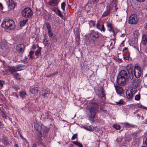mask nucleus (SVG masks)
<instances>
[{
  "label": "nucleus",
  "instance_id": "8fccbe9b",
  "mask_svg": "<svg viewBox=\"0 0 147 147\" xmlns=\"http://www.w3.org/2000/svg\"><path fill=\"white\" fill-rule=\"evenodd\" d=\"M101 31H102L103 32H105V28L104 27V25H102V26L101 28H100V30Z\"/></svg>",
  "mask_w": 147,
  "mask_h": 147
},
{
  "label": "nucleus",
  "instance_id": "c756f323",
  "mask_svg": "<svg viewBox=\"0 0 147 147\" xmlns=\"http://www.w3.org/2000/svg\"><path fill=\"white\" fill-rule=\"evenodd\" d=\"M72 143L78 146L79 147H83V146L80 143L77 141H73L72 142Z\"/></svg>",
  "mask_w": 147,
  "mask_h": 147
},
{
  "label": "nucleus",
  "instance_id": "680f3d73",
  "mask_svg": "<svg viewBox=\"0 0 147 147\" xmlns=\"http://www.w3.org/2000/svg\"><path fill=\"white\" fill-rule=\"evenodd\" d=\"M145 143L147 146V137L146 138V139L145 140Z\"/></svg>",
  "mask_w": 147,
  "mask_h": 147
},
{
  "label": "nucleus",
  "instance_id": "393cba45",
  "mask_svg": "<svg viewBox=\"0 0 147 147\" xmlns=\"http://www.w3.org/2000/svg\"><path fill=\"white\" fill-rule=\"evenodd\" d=\"M20 95L22 98H25L26 96L27 95V94L26 92L21 91L20 92Z\"/></svg>",
  "mask_w": 147,
  "mask_h": 147
},
{
  "label": "nucleus",
  "instance_id": "c9c22d12",
  "mask_svg": "<svg viewBox=\"0 0 147 147\" xmlns=\"http://www.w3.org/2000/svg\"><path fill=\"white\" fill-rule=\"evenodd\" d=\"M65 5L66 3L65 2H63L61 4V8L63 11L65 10Z\"/></svg>",
  "mask_w": 147,
  "mask_h": 147
},
{
  "label": "nucleus",
  "instance_id": "58836bf2",
  "mask_svg": "<svg viewBox=\"0 0 147 147\" xmlns=\"http://www.w3.org/2000/svg\"><path fill=\"white\" fill-rule=\"evenodd\" d=\"M46 26L48 30H51V27L50 24L49 23L47 22L46 23Z\"/></svg>",
  "mask_w": 147,
  "mask_h": 147
},
{
  "label": "nucleus",
  "instance_id": "f8f14e48",
  "mask_svg": "<svg viewBox=\"0 0 147 147\" xmlns=\"http://www.w3.org/2000/svg\"><path fill=\"white\" fill-rule=\"evenodd\" d=\"M36 134L40 137H42L46 132L45 129H36Z\"/></svg>",
  "mask_w": 147,
  "mask_h": 147
},
{
  "label": "nucleus",
  "instance_id": "bb28decb",
  "mask_svg": "<svg viewBox=\"0 0 147 147\" xmlns=\"http://www.w3.org/2000/svg\"><path fill=\"white\" fill-rule=\"evenodd\" d=\"M107 27L108 28V30L110 31L113 32L114 30L111 26V24L110 23H108L107 22Z\"/></svg>",
  "mask_w": 147,
  "mask_h": 147
},
{
  "label": "nucleus",
  "instance_id": "cd10ccee",
  "mask_svg": "<svg viewBox=\"0 0 147 147\" xmlns=\"http://www.w3.org/2000/svg\"><path fill=\"white\" fill-rule=\"evenodd\" d=\"M50 93V91L49 89H46L45 90V92L44 93H43L42 94V96H44L46 97L47 96L49 95Z\"/></svg>",
  "mask_w": 147,
  "mask_h": 147
},
{
  "label": "nucleus",
  "instance_id": "412c9836",
  "mask_svg": "<svg viewBox=\"0 0 147 147\" xmlns=\"http://www.w3.org/2000/svg\"><path fill=\"white\" fill-rule=\"evenodd\" d=\"M30 90L32 94H37L38 93V89L37 87L33 88L32 89Z\"/></svg>",
  "mask_w": 147,
  "mask_h": 147
},
{
  "label": "nucleus",
  "instance_id": "2f4dec72",
  "mask_svg": "<svg viewBox=\"0 0 147 147\" xmlns=\"http://www.w3.org/2000/svg\"><path fill=\"white\" fill-rule=\"evenodd\" d=\"M136 106L139 108H140L142 109H145L147 110V107H146L143 106L140 103L137 104L136 105Z\"/></svg>",
  "mask_w": 147,
  "mask_h": 147
},
{
  "label": "nucleus",
  "instance_id": "5701e85b",
  "mask_svg": "<svg viewBox=\"0 0 147 147\" xmlns=\"http://www.w3.org/2000/svg\"><path fill=\"white\" fill-rule=\"evenodd\" d=\"M12 74L14 76L15 78L17 80H20V75L18 73H13V72H11Z\"/></svg>",
  "mask_w": 147,
  "mask_h": 147
},
{
  "label": "nucleus",
  "instance_id": "6e6552de",
  "mask_svg": "<svg viewBox=\"0 0 147 147\" xmlns=\"http://www.w3.org/2000/svg\"><path fill=\"white\" fill-rule=\"evenodd\" d=\"M134 74L137 78H139L141 75V70L140 67L138 65H135L134 68Z\"/></svg>",
  "mask_w": 147,
  "mask_h": 147
},
{
  "label": "nucleus",
  "instance_id": "4d7b16f0",
  "mask_svg": "<svg viewBox=\"0 0 147 147\" xmlns=\"http://www.w3.org/2000/svg\"><path fill=\"white\" fill-rule=\"evenodd\" d=\"M32 49H36V45H33L32 47Z\"/></svg>",
  "mask_w": 147,
  "mask_h": 147
},
{
  "label": "nucleus",
  "instance_id": "423d86ee",
  "mask_svg": "<svg viewBox=\"0 0 147 147\" xmlns=\"http://www.w3.org/2000/svg\"><path fill=\"white\" fill-rule=\"evenodd\" d=\"M134 66L132 64H128L126 67V69L128 71L130 79L132 80L133 78V71L134 70Z\"/></svg>",
  "mask_w": 147,
  "mask_h": 147
},
{
  "label": "nucleus",
  "instance_id": "603ef678",
  "mask_svg": "<svg viewBox=\"0 0 147 147\" xmlns=\"http://www.w3.org/2000/svg\"><path fill=\"white\" fill-rule=\"evenodd\" d=\"M20 136L21 138V139H22L24 141H26V140L25 138H24V137L23 136H22V135H20Z\"/></svg>",
  "mask_w": 147,
  "mask_h": 147
},
{
  "label": "nucleus",
  "instance_id": "6e6d98bb",
  "mask_svg": "<svg viewBox=\"0 0 147 147\" xmlns=\"http://www.w3.org/2000/svg\"><path fill=\"white\" fill-rule=\"evenodd\" d=\"M0 8L1 9V10H2L3 9V7L2 4L1 3H0Z\"/></svg>",
  "mask_w": 147,
  "mask_h": 147
},
{
  "label": "nucleus",
  "instance_id": "1a4fd4ad",
  "mask_svg": "<svg viewBox=\"0 0 147 147\" xmlns=\"http://www.w3.org/2000/svg\"><path fill=\"white\" fill-rule=\"evenodd\" d=\"M24 65H19L16 66L10 67L9 68V71L10 72H16L18 71H20L22 70L21 68L23 67Z\"/></svg>",
  "mask_w": 147,
  "mask_h": 147
},
{
  "label": "nucleus",
  "instance_id": "a211bd4d",
  "mask_svg": "<svg viewBox=\"0 0 147 147\" xmlns=\"http://www.w3.org/2000/svg\"><path fill=\"white\" fill-rule=\"evenodd\" d=\"M8 7L11 9H13L15 7V5L14 1L12 0H9Z\"/></svg>",
  "mask_w": 147,
  "mask_h": 147
},
{
  "label": "nucleus",
  "instance_id": "dca6fc26",
  "mask_svg": "<svg viewBox=\"0 0 147 147\" xmlns=\"http://www.w3.org/2000/svg\"><path fill=\"white\" fill-rule=\"evenodd\" d=\"M117 93L119 95H121L123 92V88L118 85L115 86Z\"/></svg>",
  "mask_w": 147,
  "mask_h": 147
},
{
  "label": "nucleus",
  "instance_id": "e433bc0d",
  "mask_svg": "<svg viewBox=\"0 0 147 147\" xmlns=\"http://www.w3.org/2000/svg\"><path fill=\"white\" fill-rule=\"evenodd\" d=\"M113 127L115 129H120L121 128L120 125L116 124H114L113 125Z\"/></svg>",
  "mask_w": 147,
  "mask_h": 147
},
{
  "label": "nucleus",
  "instance_id": "49530a36",
  "mask_svg": "<svg viewBox=\"0 0 147 147\" xmlns=\"http://www.w3.org/2000/svg\"><path fill=\"white\" fill-rule=\"evenodd\" d=\"M38 145H40L42 144L43 147H46L45 145L43 144L42 141L41 140H39L38 141Z\"/></svg>",
  "mask_w": 147,
  "mask_h": 147
},
{
  "label": "nucleus",
  "instance_id": "aec40b11",
  "mask_svg": "<svg viewBox=\"0 0 147 147\" xmlns=\"http://www.w3.org/2000/svg\"><path fill=\"white\" fill-rule=\"evenodd\" d=\"M1 140L4 144L7 145L9 144L7 138L4 135L2 136Z\"/></svg>",
  "mask_w": 147,
  "mask_h": 147
},
{
  "label": "nucleus",
  "instance_id": "c03bdc74",
  "mask_svg": "<svg viewBox=\"0 0 147 147\" xmlns=\"http://www.w3.org/2000/svg\"><path fill=\"white\" fill-rule=\"evenodd\" d=\"M77 137V134H76L73 135L72 137L71 138V139L72 140H75L76 138Z\"/></svg>",
  "mask_w": 147,
  "mask_h": 147
},
{
  "label": "nucleus",
  "instance_id": "72a5a7b5",
  "mask_svg": "<svg viewBox=\"0 0 147 147\" xmlns=\"http://www.w3.org/2000/svg\"><path fill=\"white\" fill-rule=\"evenodd\" d=\"M47 119H50L51 122L53 121V119H52V117L51 116L47 113Z\"/></svg>",
  "mask_w": 147,
  "mask_h": 147
},
{
  "label": "nucleus",
  "instance_id": "9b49d317",
  "mask_svg": "<svg viewBox=\"0 0 147 147\" xmlns=\"http://www.w3.org/2000/svg\"><path fill=\"white\" fill-rule=\"evenodd\" d=\"M25 48V46L22 44L17 45L16 47L17 51L21 54H23Z\"/></svg>",
  "mask_w": 147,
  "mask_h": 147
},
{
  "label": "nucleus",
  "instance_id": "2eb2a0df",
  "mask_svg": "<svg viewBox=\"0 0 147 147\" xmlns=\"http://www.w3.org/2000/svg\"><path fill=\"white\" fill-rule=\"evenodd\" d=\"M59 0H50L48 4L49 5L52 6H57Z\"/></svg>",
  "mask_w": 147,
  "mask_h": 147
},
{
  "label": "nucleus",
  "instance_id": "3c124183",
  "mask_svg": "<svg viewBox=\"0 0 147 147\" xmlns=\"http://www.w3.org/2000/svg\"><path fill=\"white\" fill-rule=\"evenodd\" d=\"M100 24L99 23H97L96 25V27H97V28L99 30H100Z\"/></svg>",
  "mask_w": 147,
  "mask_h": 147
},
{
  "label": "nucleus",
  "instance_id": "6ab92c4d",
  "mask_svg": "<svg viewBox=\"0 0 147 147\" xmlns=\"http://www.w3.org/2000/svg\"><path fill=\"white\" fill-rule=\"evenodd\" d=\"M133 92L131 90H127L126 92V95L127 98L129 99H131L133 97Z\"/></svg>",
  "mask_w": 147,
  "mask_h": 147
},
{
  "label": "nucleus",
  "instance_id": "a19ab883",
  "mask_svg": "<svg viewBox=\"0 0 147 147\" xmlns=\"http://www.w3.org/2000/svg\"><path fill=\"white\" fill-rule=\"evenodd\" d=\"M34 52L33 51H30L29 52V55L30 57V58L32 59L33 58V57L32 56L34 54Z\"/></svg>",
  "mask_w": 147,
  "mask_h": 147
},
{
  "label": "nucleus",
  "instance_id": "052dcab7",
  "mask_svg": "<svg viewBox=\"0 0 147 147\" xmlns=\"http://www.w3.org/2000/svg\"><path fill=\"white\" fill-rule=\"evenodd\" d=\"M58 73V71H56V72L55 73H53V74H52L51 75H54L56 74H57Z\"/></svg>",
  "mask_w": 147,
  "mask_h": 147
},
{
  "label": "nucleus",
  "instance_id": "f704fd0d",
  "mask_svg": "<svg viewBox=\"0 0 147 147\" xmlns=\"http://www.w3.org/2000/svg\"><path fill=\"white\" fill-rule=\"evenodd\" d=\"M34 127L35 129H41V127L38 124L35 123L34 124Z\"/></svg>",
  "mask_w": 147,
  "mask_h": 147
},
{
  "label": "nucleus",
  "instance_id": "4be33fe9",
  "mask_svg": "<svg viewBox=\"0 0 147 147\" xmlns=\"http://www.w3.org/2000/svg\"><path fill=\"white\" fill-rule=\"evenodd\" d=\"M43 43L45 46H48L49 45L48 40L47 38V36L46 34L44 35Z\"/></svg>",
  "mask_w": 147,
  "mask_h": 147
},
{
  "label": "nucleus",
  "instance_id": "e2e57ef3",
  "mask_svg": "<svg viewBox=\"0 0 147 147\" xmlns=\"http://www.w3.org/2000/svg\"><path fill=\"white\" fill-rule=\"evenodd\" d=\"M89 128L90 129H94V127L93 126H92V125H91L90 126H89Z\"/></svg>",
  "mask_w": 147,
  "mask_h": 147
},
{
  "label": "nucleus",
  "instance_id": "69168bd1",
  "mask_svg": "<svg viewBox=\"0 0 147 147\" xmlns=\"http://www.w3.org/2000/svg\"><path fill=\"white\" fill-rule=\"evenodd\" d=\"M87 130H88L90 131H94V129H86Z\"/></svg>",
  "mask_w": 147,
  "mask_h": 147
},
{
  "label": "nucleus",
  "instance_id": "de8ad7c7",
  "mask_svg": "<svg viewBox=\"0 0 147 147\" xmlns=\"http://www.w3.org/2000/svg\"><path fill=\"white\" fill-rule=\"evenodd\" d=\"M4 83V82L1 80H0V88H2L3 86V84Z\"/></svg>",
  "mask_w": 147,
  "mask_h": 147
},
{
  "label": "nucleus",
  "instance_id": "473e14b6",
  "mask_svg": "<svg viewBox=\"0 0 147 147\" xmlns=\"http://www.w3.org/2000/svg\"><path fill=\"white\" fill-rule=\"evenodd\" d=\"M116 103L117 105H120L123 104L124 101L123 100L121 99L119 101L116 102Z\"/></svg>",
  "mask_w": 147,
  "mask_h": 147
},
{
  "label": "nucleus",
  "instance_id": "20e7f679",
  "mask_svg": "<svg viewBox=\"0 0 147 147\" xmlns=\"http://www.w3.org/2000/svg\"><path fill=\"white\" fill-rule=\"evenodd\" d=\"M2 27L5 29L9 30L14 29L15 27V24L12 19H8L6 21H3L1 24Z\"/></svg>",
  "mask_w": 147,
  "mask_h": 147
},
{
  "label": "nucleus",
  "instance_id": "0e129e2a",
  "mask_svg": "<svg viewBox=\"0 0 147 147\" xmlns=\"http://www.w3.org/2000/svg\"><path fill=\"white\" fill-rule=\"evenodd\" d=\"M32 147H37V146L36 144H34L32 145Z\"/></svg>",
  "mask_w": 147,
  "mask_h": 147
},
{
  "label": "nucleus",
  "instance_id": "39448f33",
  "mask_svg": "<svg viewBox=\"0 0 147 147\" xmlns=\"http://www.w3.org/2000/svg\"><path fill=\"white\" fill-rule=\"evenodd\" d=\"M22 16L26 18H30L33 15V12L29 7L24 9L22 12Z\"/></svg>",
  "mask_w": 147,
  "mask_h": 147
},
{
  "label": "nucleus",
  "instance_id": "4c0bfd02",
  "mask_svg": "<svg viewBox=\"0 0 147 147\" xmlns=\"http://www.w3.org/2000/svg\"><path fill=\"white\" fill-rule=\"evenodd\" d=\"M96 3V0H89L88 3V4L90 3L92 4Z\"/></svg>",
  "mask_w": 147,
  "mask_h": 147
},
{
  "label": "nucleus",
  "instance_id": "a18cd8bd",
  "mask_svg": "<svg viewBox=\"0 0 147 147\" xmlns=\"http://www.w3.org/2000/svg\"><path fill=\"white\" fill-rule=\"evenodd\" d=\"M140 95H137L135 97V99L137 100H140Z\"/></svg>",
  "mask_w": 147,
  "mask_h": 147
},
{
  "label": "nucleus",
  "instance_id": "ddd939ff",
  "mask_svg": "<svg viewBox=\"0 0 147 147\" xmlns=\"http://www.w3.org/2000/svg\"><path fill=\"white\" fill-rule=\"evenodd\" d=\"M147 43V35L144 34L142 35V40L140 43V47L145 46Z\"/></svg>",
  "mask_w": 147,
  "mask_h": 147
},
{
  "label": "nucleus",
  "instance_id": "bf43d9fd",
  "mask_svg": "<svg viewBox=\"0 0 147 147\" xmlns=\"http://www.w3.org/2000/svg\"><path fill=\"white\" fill-rule=\"evenodd\" d=\"M128 49L127 48V47H125L124 48V49H123V52L124 51L127 50V51Z\"/></svg>",
  "mask_w": 147,
  "mask_h": 147
},
{
  "label": "nucleus",
  "instance_id": "79ce46f5",
  "mask_svg": "<svg viewBox=\"0 0 147 147\" xmlns=\"http://www.w3.org/2000/svg\"><path fill=\"white\" fill-rule=\"evenodd\" d=\"M1 114L2 117L5 119H7L6 117H7V116L4 113V112L3 111H1Z\"/></svg>",
  "mask_w": 147,
  "mask_h": 147
},
{
  "label": "nucleus",
  "instance_id": "f03ea898",
  "mask_svg": "<svg viewBox=\"0 0 147 147\" xmlns=\"http://www.w3.org/2000/svg\"><path fill=\"white\" fill-rule=\"evenodd\" d=\"M128 74L125 70H122L119 71L117 80V83L119 85L123 86L127 82L129 81L130 78Z\"/></svg>",
  "mask_w": 147,
  "mask_h": 147
},
{
  "label": "nucleus",
  "instance_id": "864d4df0",
  "mask_svg": "<svg viewBox=\"0 0 147 147\" xmlns=\"http://www.w3.org/2000/svg\"><path fill=\"white\" fill-rule=\"evenodd\" d=\"M13 88L16 90H17L19 89V88L18 87H16V86H13Z\"/></svg>",
  "mask_w": 147,
  "mask_h": 147
},
{
  "label": "nucleus",
  "instance_id": "f257e3e1",
  "mask_svg": "<svg viewBox=\"0 0 147 147\" xmlns=\"http://www.w3.org/2000/svg\"><path fill=\"white\" fill-rule=\"evenodd\" d=\"M90 106V108L86 110V113L89 120L92 123H94V119L98 111L99 106L97 103L94 102L91 104Z\"/></svg>",
  "mask_w": 147,
  "mask_h": 147
},
{
  "label": "nucleus",
  "instance_id": "0eeeda50",
  "mask_svg": "<svg viewBox=\"0 0 147 147\" xmlns=\"http://www.w3.org/2000/svg\"><path fill=\"white\" fill-rule=\"evenodd\" d=\"M137 15L135 14L131 15L129 18V23L131 24H136L138 22Z\"/></svg>",
  "mask_w": 147,
  "mask_h": 147
},
{
  "label": "nucleus",
  "instance_id": "f3484780",
  "mask_svg": "<svg viewBox=\"0 0 147 147\" xmlns=\"http://www.w3.org/2000/svg\"><path fill=\"white\" fill-rule=\"evenodd\" d=\"M139 80L137 79H134L131 82V84L134 87H138L139 86Z\"/></svg>",
  "mask_w": 147,
  "mask_h": 147
},
{
  "label": "nucleus",
  "instance_id": "37998d69",
  "mask_svg": "<svg viewBox=\"0 0 147 147\" xmlns=\"http://www.w3.org/2000/svg\"><path fill=\"white\" fill-rule=\"evenodd\" d=\"M49 34V37H52L53 34L52 31H51V30H48Z\"/></svg>",
  "mask_w": 147,
  "mask_h": 147
},
{
  "label": "nucleus",
  "instance_id": "7ed1b4c3",
  "mask_svg": "<svg viewBox=\"0 0 147 147\" xmlns=\"http://www.w3.org/2000/svg\"><path fill=\"white\" fill-rule=\"evenodd\" d=\"M89 35L88 40L90 43H93L97 42L100 37L99 33L93 30L91 31Z\"/></svg>",
  "mask_w": 147,
  "mask_h": 147
},
{
  "label": "nucleus",
  "instance_id": "b1692460",
  "mask_svg": "<svg viewBox=\"0 0 147 147\" xmlns=\"http://www.w3.org/2000/svg\"><path fill=\"white\" fill-rule=\"evenodd\" d=\"M41 47H39L38 49L37 50L35 53V55L37 56H39L41 54L40 51H41Z\"/></svg>",
  "mask_w": 147,
  "mask_h": 147
},
{
  "label": "nucleus",
  "instance_id": "ea45409f",
  "mask_svg": "<svg viewBox=\"0 0 147 147\" xmlns=\"http://www.w3.org/2000/svg\"><path fill=\"white\" fill-rule=\"evenodd\" d=\"M128 54L127 56H126L125 55L123 57L124 60H127L129 59L130 57V53L128 52Z\"/></svg>",
  "mask_w": 147,
  "mask_h": 147
},
{
  "label": "nucleus",
  "instance_id": "774afa93",
  "mask_svg": "<svg viewBox=\"0 0 147 147\" xmlns=\"http://www.w3.org/2000/svg\"><path fill=\"white\" fill-rule=\"evenodd\" d=\"M92 24L93 26H96L95 23L94 22L92 23Z\"/></svg>",
  "mask_w": 147,
  "mask_h": 147
},
{
  "label": "nucleus",
  "instance_id": "13d9d810",
  "mask_svg": "<svg viewBox=\"0 0 147 147\" xmlns=\"http://www.w3.org/2000/svg\"><path fill=\"white\" fill-rule=\"evenodd\" d=\"M146 0H136L138 2H142Z\"/></svg>",
  "mask_w": 147,
  "mask_h": 147
},
{
  "label": "nucleus",
  "instance_id": "4468645a",
  "mask_svg": "<svg viewBox=\"0 0 147 147\" xmlns=\"http://www.w3.org/2000/svg\"><path fill=\"white\" fill-rule=\"evenodd\" d=\"M111 7L109 4H108L107 6V10L103 13L102 16L106 17L109 15L111 11Z\"/></svg>",
  "mask_w": 147,
  "mask_h": 147
},
{
  "label": "nucleus",
  "instance_id": "7c9ffc66",
  "mask_svg": "<svg viewBox=\"0 0 147 147\" xmlns=\"http://www.w3.org/2000/svg\"><path fill=\"white\" fill-rule=\"evenodd\" d=\"M124 125L126 127H127V128H129V127H133L134 128H135V127H134V126H134L130 124L127 123H124Z\"/></svg>",
  "mask_w": 147,
  "mask_h": 147
},
{
  "label": "nucleus",
  "instance_id": "a878e982",
  "mask_svg": "<svg viewBox=\"0 0 147 147\" xmlns=\"http://www.w3.org/2000/svg\"><path fill=\"white\" fill-rule=\"evenodd\" d=\"M55 13L56 14L61 18H63V14L61 13V11L58 9H57V10Z\"/></svg>",
  "mask_w": 147,
  "mask_h": 147
},
{
  "label": "nucleus",
  "instance_id": "09e8293b",
  "mask_svg": "<svg viewBox=\"0 0 147 147\" xmlns=\"http://www.w3.org/2000/svg\"><path fill=\"white\" fill-rule=\"evenodd\" d=\"M50 9H51L52 11H54L55 12H56L57 10V9L56 7H51Z\"/></svg>",
  "mask_w": 147,
  "mask_h": 147
},
{
  "label": "nucleus",
  "instance_id": "9d476101",
  "mask_svg": "<svg viewBox=\"0 0 147 147\" xmlns=\"http://www.w3.org/2000/svg\"><path fill=\"white\" fill-rule=\"evenodd\" d=\"M97 94L100 97L103 98H105V91L103 87L101 86L99 87L96 91Z\"/></svg>",
  "mask_w": 147,
  "mask_h": 147
},
{
  "label": "nucleus",
  "instance_id": "5fc2aeb1",
  "mask_svg": "<svg viewBox=\"0 0 147 147\" xmlns=\"http://www.w3.org/2000/svg\"><path fill=\"white\" fill-rule=\"evenodd\" d=\"M102 111H103L104 113H106L107 112V111L106 110L104 109L103 108H101L100 109Z\"/></svg>",
  "mask_w": 147,
  "mask_h": 147
},
{
  "label": "nucleus",
  "instance_id": "c85d7f7f",
  "mask_svg": "<svg viewBox=\"0 0 147 147\" xmlns=\"http://www.w3.org/2000/svg\"><path fill=\"white\" fill-rule=\"evenodd\" d=\"M28 20V19H26L25 20H23L22 21H20V26H24L26 24Z\"/></svg>",
  "mask_w": 147,
  "mask_h": 147
},
{
  "label": "nucleus",
  "instance_id": "338daca9",
  "mask_svg": "<svg viewBox=\"0 0 147 147\" xmlns=\"http://www.w3.org/2000/svg\"><path fill=\"white\" fill-rule=\"evenodd\" d=\"M69 147H73L74 145L72 144H69Z\"/></svg>",
  "mask_w": 147,
  "mask_h": 147
}]
</instances>
